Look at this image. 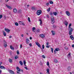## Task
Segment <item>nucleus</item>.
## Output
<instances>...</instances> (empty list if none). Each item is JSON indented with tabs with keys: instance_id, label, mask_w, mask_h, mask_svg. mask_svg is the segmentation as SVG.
<instances>
[{
	"instance_id": "f257e3e1",
	"label": "nucleus",
	"mask_w": 74,
	"mask_h": 74,
	"mask_svg": "<svg viewBox=\"0 0 74 74\" xmlns=\"http://www.w3.org/2000/svg\"><path fill=\"white\" fill-rule=\"evenodd\" d=\"M42 13V11H41V10H38L36 12V14L37 15H40Z\"/></svg>"
},
{
	"instance_id": "f03ea898",
	"label": "nucleus",
	"mask_w": 74,
	"mask_h": 74,
	"mask_svg": "<svg viewBox=\"0 0 74 74\" xmlns=\"http://www.w3.org/2000/svg\"><path fill=\"white\" fill-rule=\"evenodd\" d=\"M65 13H66L67 16H70V13L69 11H66Z\"/></svg>"
},
{
	"instance_id": "7ed1b4c3",
	"label": "nucleus",
	"mask_w": 74,
	"mask_h": 74,
	"mask_svg": "<svg viewBox=\"0 0 74 74\" xmlns=\"http://www.w3.org/2000/svg\"><path fill=\"white\" fill-rule=\"evenodd\" d=\"M36 44L39 47H41V45L39 44V43L37 42H36Z\"/></svg>"
},
{
	"instance_id": "20e7f679",
	"label": "nucleus",
	"mask_w": 74,
	"mask_h": 74,
	"mask_svg": "<svg viewBox=\"0 0 74 74\" xmlns=\"http://www.w3.org/2000/svg\"><path fill=\"white\" fill-rule=\"evenodd\" d=\"M68 30H69V32H72L73 31V29L71 28H69Z\"/></svg>"
},
{
	"instance_id": "39448f33",
	"label": "nucleus",
	"mask_w": 74,
	"mask_h": 74,
	"mask_svg": "<svg viewBox=\"0 0 74 74\" xmlns=\"http://www.w3.org/2000/svg\"><path fill=\"white\" fill-rule=\"evenodd\" d=\"M40 36L41 38H44L45 37V35L44 34H42L40 35Z\"/></svg>"
},
{
	"instance_id": "423d86ee",
	"label": "nucleus",
	"mask_w": 74,
	"mask_h": 74,
	"mask_svg": "<svg viewBox=\"0 0 74 74\" xmlns=\"http://www.w3.org/2000/svg\"><path fill=\"white\" fill-rule=\"evenodd\" d=\"M9 73H11V74H15V73H14V72L11 70H9Z\"/></svg>"
},
{
	"instance_id": "0eeeda50",
	"label": "nucleus",
	"mask_w": 74,
	"mask_h": 74,
	"mask_svg": "<svg viewBox=\"0 0 74 74\" xmlns=\"http://www.w3.org/2000/svg\"><path fill=\"white\" fill-rule=\"evenodd\" d=\"M5 30L6 32H10V30L8 29H7L6 28H5Z\"/></svg>"
},
{
	"instance_id": "6e6552de",
	"label": "nucleus",
	"mask_w": 74,
	"mask_h": 74,
	"mask_svg": "<svg viewBox=\"0 0 74 74\" xmlns=\"http://www.w3.org/2000/svg\"><path fill=\"white\" fill-rule=\"evenodd\" d=\"M0 68L1 69H3V70H5V68L4 66H1Z\"/></svg>"
},
{
	"instance_id": "1a4fd4ad",
	"label": "nucleus",
	"mask_w": 74,
	"mask_h": 74,
	"mask_svg": "<svg viewBox=\"0 0 74 74\" xmlns=\"http://www.w3.org/2000/svg\"><path fill=\"white\" fill-rule=\"evenodd\" d=\"M29 42H30L29 41V40L28 39H27L26 40V43L27 44H29Z\"/></svg>"
},
{
	"instance_id": "9d476101",
	"label": "nucleus",
	"mask_w": 74,
	"mask_h": 74,
	"mask_svg": "<svg viewBox=\"0 0 74 74\" xmlns=\"http://www.w3.org/2000/svg\"><path fill=\"white\" fill-rule=\"evenodd\" d=\"M13 12L14 13H16L17 12V10L16 8H14L13 9Z\"/></svg>"
},
{
	"instance_id": "9b49d317",
	"label": "nucleus",
	"mask_w": 74,
	"mask_h": 74,
	"mask_svg": "<svg viewBox=\"0 0 74 74\" xmlns=\"http://www.w3.org/2000/svg\"><path fill=\"white\" fill-rule=\"evenodd\" d=\"M6 6L8 8H9V9H12V8H11V6H8V5H6Z\"/></svg>"
},
{
	"instance_id": "f8f14e48",
	"label": "nucleus",
	"mask_w": 74,
	"mask_h": 74,
	"mask_svg": "<svg viewBox=\"0 0 74 74\" xmlns=\"http://www.w3.org/2000/svg\"><path fill=\"white\" fill-rule=\"evenodd\" d=\"M70 38H71V40H74V37H73V35L70 36Z\"/></svg>"
},
{
	"instance_id": "ddd939ff",
	"label": "nucleus",
	"mask_w": 74,
	"mask_h": 74,
	"mask_svg": "<svg viewBox=\"0 0 74 74\" xmlns=\"http://www.w3.org/2000/svg\"><path fill=\"white\" fill-rule=\"evenodd\" d=\"M3 44H7V42H6V41H5V40H3Z\"/></svg>"
},
{
	"instance_id": "4468645a",
	"label": "nucleus",
	"mask_w": 74,
	"mask_h": 74,
	"mask_svg": "<svg viewBox=\"0 0 74 74\" xmlns=\"http://www.w3.org/2000/svg\"><path fill=\"white\" fill-rule=\"evenodd\" d=\"M16 69H17V70L18 71H21V69H19V67L17 66L16 68Z\"/></svg>"
},
{
	"instance_id": "2eb2a0df",
	"label": "nucleus",
	"mask_w": 74,
	"mask_h": 74,
	"mask_svg": "<svg viewBox=\"0 0 74 74\" xmlns=\"http://www.w3.org/2000/svg\"><path fill=\"white\" fill-rule=\"evenodd\" d=\"M46 71H47V73H48V74H49V69H47L46 70Z\"/></svg>"
},
{
	"instance_id": "dca6fc26",
	"label": "nucleus",
	"mask_w": 74,
	"mask_h": 74,
	"mask_svg": "<svg viewBox=\"0 0 74 74\" xmlns=\"http://www.w3.org/2000/svg\"><path fill=\"white\" fill-rule=\"evenodd\" d=\"M40 21V25H42V21L41 19H39V21Z\"/></svg>"
},
{
	"instance_id": "f3484780",
	"label": "nucleus",
	"mask_w": 74,
	"mask_h": 74,
	"mask_svg": "<svg viewBox=\"0 0 74 74\" xmlns=\"http://www.w3.org/2000/svg\"><path fill=\"white\" fill-rule=\"evenodd\" d=\"M10 48L11 49H12V50H14V48L13 47H12V45H10Z\"/></svg>"
},
{
	"instance_id": "a211bd4d",
	"label": "nucleus",
	"mask_w": 74,
	"mask_h": 74,
	"mask_svg": "<svg viewBox=\"0 0 74 74\" xmlns=\"http://www.w3.org/2000/svg\"><path fill=\"white\" fill-rule=\"evenodd\" d=\"M51 21L52 23H54V22H55V20L54 19L51 20Z\"/></svg>"
},
{
	"instance_id": "6ab92c4d",
	"label": "nucleus",
	"mask_w": 74,
	"mask_h": 74,
	"mask_svg": "<svg viewBox=\"0 0 74 74\" xmlns=\"http://www.w3.org/2000/svg\"><path fill=\"white\" fill-rule=\"evenodd\" d=\"M53 14H54V15L56 16L57 15V12H53Z\"/></svg>"
},
{
	"instance_id": "aec40b11",
	"label": "nucleus",
	"mask_w": 74,
	"mask_h": 74,
	"mask_svg": "<svg viewBox=\"0 0 74 74\" xmlns=\"http://www.w3.org/2000/svg\"><path fill=\"white\" fill-rule=\"evenodd\" d=\"M3 35L5 37V36H6V33H5V32H4V31H3Z\"/></svg>"
},
{
	"instance_id": "412c9836",
	"label": "nucleus",
	"mask_w": 74,
	"mask_h": 74,
	"mask_svg": "<svg viewBox=\"0 0 74 74\" xmlns=\"http://www.w3.org/2000/svg\"><path fill=\"white\" fill-rule=\"evenodd\" d=\"M21 12H22V10H21V9H20V10L18 11V12L19 14H20V13H21Z\"/></svg>"
},
{
	"instance_id": "4be33fe9",
	"label": "nucleus",
	"mask_w": 74,
	"mask_h": 74,
	"mask_svg": "<svg viewBox=\"0 0 74 74\" xmlns=\"http://www.w3.org/2000/svg\"><path fill=\"white\" fill-rule=\"evenodd\" d=\"M71 68H70V67H68L67 68V70L68 71H70V70H71Z\"/></svg>"
},
{
	"instance_id": "5701e85b",
	"label": "nucleus",
	"mask_w": 74,
	"mask_h": 74,
	"mask_svg": "<svg viewBox=\"0 0 74 74\" xmlns=\"http://www.w3.org/2000/svg\"><path fill=\"white\" fill-rule=\"evenodd\" d=\"M7 43H5V44H3V46L5 48H6V47H7Z\"/></svg>"
},
{
	"instance_id": "b1692460",
	"label": "nucleus",
	"mask_w": 74,
	"mask_h": 74,
	"mask_svg": "<svg viewBox=\"0 0 74 74\" xmlns=\"http://www.w3.org/2000/svg\"><path fill=\"white\" fill-rule=\"evenodd\" d=\"M19 63H20V64H21V65L22 66H23V62H22V61H20L19 62Z\"/></svg>"
},
{
	"instance_id": "393cba45",
	"label": "nucleus",
	"mask_w": 74,
	"mask_h": 74,
	"mask_svg": "<svg viewBox=\"0 0 74 74\" xmlns=\"http://www.w3.org/2000/svg\"><path fill=\"white\" fill-rule=\"evenodd\" d=\"M55 50L56 51H59V49L58 48H57L55 49Z\"/></svg>"
},
{
	"instance_id": "a878e982",
	"label": "nucleus",
	"mask_w": 74,
	"mask_h": 74,
	"mask_svg": "<svg viewBox=\"0 0 74 74\" xmlns=\"http://www.w3.org/2000/svg\"><path fill=\"white\" fill-rule=\"evenodd\" d=\"M14 59H18V56H16Z\"/></svg>"
},
{
	"instance_id": "bb28decb",
	"label": "nucleus",
	"mask_w": 74,
	"mask_h": 74,
	"mask_svg": "<svg viewBox=\"0 0 74 74\" xmlns=\"http://www.w3.org/2000/svg\"><path fill=\"white\" fill-rule=\"evenodd\" d=\"M32 10H35L36 8L34 7H32Z\"/></svg>"
},
{
	"instance_id": "cd10ccee",
	"label": "nucleus",
	"mask_w": 74,
	"mask_h": 74,
	"mask_svg": "<svg viewBox=\"0 0 74 74\" xmlns=\"http://www.w3.org/2000/svg\"><path fill=\"white\" fill-rule=\"evenodd\" d=\"M23 22H22V21H18V23H19V24H20V25H22Z\"/></svg>"
},
{
	"instance_id": "c85d7f7f",
	"label": "nucleus",
	"mask_w": 74,
	"mask_h": 74,
	"mask_svg": "<svg viewBox=\"0 0 74 74\" xmlns=\"http://www.w3.org/2000/svg\"><path fill=\"white\" fill-rule=\"evenodd\" d=\"M50 10H51V8H49L47 9V11H48V12H49V11H50Z\"/></svg>"
},
{
	"instance_id": "c756f323",
	"label": "nucleus",
	"mask_w": 74,
	"mask_h": 74,
	"mask_svg": "<svg viewBox=\"0 0 74 74\" xmlns=\"http://www.w3.org/2000/svg\"><path fill=\"white\" fill-rule=\"evenodd\" d=\"M51 20H52V19H54V17H53V16H51Z\"/></svg>"
},
{
	"instance_id": "7c9ffc66",
	"label": "nucleus",
	"mask_w": 74,
	"mask_h": 74,
	"mask_svg": "<svg viewBox=\"0 0 74 74\" xmlns=\"http://www.w3.org/2000/svg\"><path fill=\"white\" fill-rule=\"evenodd\" d=\"M51 32L53 35H55V32H54V31H53Z\"/></svg>"
},
{
	"instance_id": "2f4dec72",
	"label": "nucleus",
	"mask_w": 74,
	"mask_h": 74,
	"mask_svg": "<svg viewBox=\"0 0 74 74\" xmlns=\"http://www.w3.org/2000/svg\"><path fill=\"white\" fill-rule=\"evenodd\" d=\"M49 2L51 4H53V1H49Z\"/></svg>"
},
{
	"instance_id": "473e14b6",
	"label": "nucleus",
	"mask_w": 74,
	"mask_h": 74,
	"mask_svg": "<svg viewBox=\"0 0 74 74\" xmlns=\"http://www.w3.org/2000/svg\"><path fill=\"white\" fill-rule=\"evenodd\" d=\"M71 56V54L70 53H69L68 55V58H70V57Z\"/></svg>"
},
{
	"instance_id": "72a5a7b5",
	"label": "nucleus",
	"mask_w": 74,
	"mask_h": 74,
	"mask_svg": "<svg viewBox=\"0 0 74 74\" xmlns=\"http://www.w3.org/2000/svg\"><path fill=\"white\" fill-rule=\"evenodd\" d=\"M9 61L10 63H12V60L11 59H9Z\"/></svg>"
},
{
	"instance_id": "f704fd0d",
	"label": "nucleus",
	"mask_w": 74,
	"mask_h": 74,
	"mask_svg": "<svg viewBox=\"0 0 74 74\" xmlns=\"http://www.w3.org/2000/svg\"><path fill=\"white\" fill-rule=\"evenodd\" d=\"M69 35H71V34H72V32H69Z\"/></svg>"
},
{
	"instance_id": "c9c22d12",
	"label": "nucleus",
	"mask_w": 74,
	"mask_h": 74,
	"mask_svg": "<svg viewBox=\"0 0 74 74\" xmlns=\"http://www.w3.org/2000/svg\"><path fill=\"white\" fill-rule=\"evenodd\" d=\"M37 31L38 33H40V30L39 29H38V30H37Z\"/></svg>"
},
{
	"instance_id": "e433bc0d",
	"label": "nucleus",
	"mask_w": 74,
	"mask_h": 74,
	"mask_svg": "<svg viewBox=\"0 0 74 74\" xmlns=\"http://www.w3.org/2000/svg\"><path fill=\"white\" fill-rule=\"evenodd\" d=\"M23 63L24 64H26V60H24Z\"/></svg>"
},
{
	"instance_id": "4c0bfd02",
	"label": "nucleus",
	"mask_w": 74,
	"mask_h": 74,
	"mask_svg": "<svg viewBox=\"0 0 74 74\" xmlns=\"http://www.w3.org/2000/svg\"><path fill=\"white\" fill-rule=\"evenodd\" d=\"M18 23L17 22H16L15 23V25H16V26H18Z\"/></svg>"
},
{
	"instance_id": "58836bf2",
	"label": "nucleus",
	"mask_w": 74,
	"mask_h": 74,
	"mask_svg": "<svg viewBox=\"0 0 74 74\" xmlns=\"http://www.w3.org/2000/svg\"><path fill=\"white\" fill-rule=\"evenodd\" d=\"M42 57L43 58H44V59H45V56L44 55L42 56Z\"/></svg>"
},
{
	"instance_id": "ea45409f",
	"label": "nucleus",
	"mask_w": 74,
	"mask_h": 74,
	"mask_svg": "<svg viewBox=\"0 0 74 74\" xmlns=\"http://www.w3.org/2000/svg\"><path fill=\"white\" fill-rule=\"evenodd\" d=\"M54 62L56 63H57V62H58V60H56V59H55Z\"/></svg>"
},
{
	"instance_id": "a19ab883",
	"label": "nucleus",
	"mask_w": 74,
	"mask_h": 74,
	"mask_svg": "<svg viewBox=\"0 0 74 74\" xmlns=\"http://www.w3.org/2000/svg\"><path fill=\"white\" fill-rule=\"evenodd\" d=\"M28 21H29V22H31L30 19L29 17H28Z\"/></svg>"
},
{
	"instance_id": "79ce46f5",
	"label": "nucleus",
	"mask_w": 74,
	"mask_h": 74,
	"mask_svg": "<svg viewBox=\"0 0 74 74\" xmlns=\"http://www.w3.org/2000/svg\"><path fill=\"white\" fill-rule=\"evenodd\" d=\"M53 13L52 12H51L50 13V15H53Z\"/></svg>"
},
{
	"instance_id": "37998d69",
	"label": "nucleus",
	"mask_w": 74,
	"mask_h": 74,
	"mask_svg": "<svg viewBox=\"0 0 74 74\" xmlns=\"http://www.w3.org/2000/svg\"><path fill=\"white\" fill-rule=\"evenodd\" d=\"M51 51L52 53H53V48H51Z\"/></svg>"
},
{
	"instance_id": "c03bdc74",
	"label": "nucleus",
	"mask_w": 74,
	"mask_h": 74,
	"mask_svg": "<svg viewBox=\"0 0 74 74\" xmlns=\"http://www.w3.org/2000/svg\"><path fill=\"white\" fill-rule=\"evenodd\" d=\"M68 24V23H67V22H66V23H65V25H66V26H67Z\"/></svg>"
},
{
	"instance_id": "a18cd8bd",
	"label": "nucleus",
	"mask_w": 74,
	"mask_h": 74,
	"mask_svg": "<svg viewBox=\"0 0 74 74\" xmlns=\"http://www.w3.org/2000/svg\"><path fill=\"white\" fill-rule=\"evenodd\" d=\"M3 17V15L2 14L0 15V19H1Z\"/></svg>"
},
{
	"instance_id": "49530a36",
	"label": "nucleus",
	"mask_w": 74,
	"mask_h": 74,
	"mask_svg": "<svg viewBox=\"0 0 74 74\" xmlns=\"http://www.w3.org/2000/svg\"><path fill=\"white\" fill-rule=\"evenodd\" d=\"M32 30H36V28H35V27H33L32 28Z\"/></svg>"
},
{
	"instance_id": "de8ad7c7",
	"label": "nucleus",
	"mask_w": 74,
	"mask_h": 74,
	"mask_svg": "<svg viewBox=\"0 0 74 74\" xmlns=\"http://www.w3.org/2000/svg\"><path fill=\"white\" fill-rule=\"evenodd\" d=\"M42 48L43 49H44L45 47H44V45H42Z\"/></svg>"
},
{
	"instance_id": "09e8293b",
	"label": "nucleus",
	"mask_w": 74,
	"mask_h": 74,
	"mask_svg": "<svg viewBox=\"0 0 74 74\" xmlns=\"http://www.w3.org/2000/svg\"><path fill=\"white\" fill-rule=\"evenodd\" d=\"M71 24H69V28H71V27H71Z\"/></svg>"
},
{
	"instance_id": "8fccbe9b",
	"label": "nucleus",
	"mask_w": 74,
	"mask_h": 74,
	"mask_svg": "<svg viewBox=\"0 0 74 74\" xmlns=\"http://www.w3.org/2000/svg\"><path fill=\"white\" fill-rule=\"evenodd\" d=\"M46 16L48 18H49V15H48V14H47Z\"/></svg>"
},
{
	"instance_id": "3c124183",
	"label": "nucleus",
	"mask_w": 74,
	"mask_h": 74,
	"mask_svg": "<svg viewBox=\"0 0 74 74\" xmlns=\"http://www.w3.org/2000/svg\"><path fill=\"white\" fill-rule=\"evenodd\" d=\"M39 64L40 65H42V63L40 61V63H39Z\"/></svg>"
},
{
	"instance_id": "603ef678",
	"label": "nucleus",
	"mask_w": 74,
	"mask_h": 74,
	"mask_svg": "<svg viewBox=\"0 0 74 74\" xmlns=\"http://www.w3.org/2000/svg\"><path fill=\"white\" fill-rule=\"evenodd\" d=\"M22 25H23V26H25V23H22V24H21Z\"/></svg>"
},
{
	"instance_id": "864d4df0",
	"label": "nucleus",
	"mask_w": 74,
	"mask_h": 74,
	"mask_svg": "<svg viewBox=\"0 0 74 74\" xmlns=\"http://www.w3.org/2000/svg\"><path fill=\"white\" fill-rule=\"evenodd\" d=\"M56 50H55L54 51V54H56Z\"/></svg>"
},
{
	"instance_id": "5fc2aeb1",
	"label": "nucleus",
	"mask_w": 74,
	"mask_h": 74,
	"mask_svg": "<svg viewBox=\"0 0 74 74\" xmlns=\"http://www.w3.org/2000/svg\"><path fill=\"white\" fill-rule=\"evenodd\" d=\"M47 66H49V62H47Z\"/></svg>"
},
{
	"instance_id": "6e6d98bb",
	"label": "nucleus",
	"mask_w": 74,
	"mask_h": 74,
	"mask_svg": "<svg viewBox=\"0 0 74 74\" xmlns=\"http://www.w3.org/2000/svg\"><path fill=\"white\" fill-rule=\"evenodd\" d=\"M20 48H22V45H20Z\"/></svg>"
},
{
	"instance_id": "4d7b16f0",
	"label": "nucleus",
	"mask_w": 74,
	"mask_h": 74,
	"mask_svg": "<svg viewBox=\"0 0 74 74\" xmlns=\"http://www.w3.org/2000/svg\"><path fill=\"white\" fill-rule=\"evenodd\" d=\"M49 46H48V45H47L46 46V48H49Z\"/></svg>"
},
{
	"instance_id": "13d9d810",
	"label": "nucleus",
	"mask_w": 74,
	"mask_h": 74,
	"mask_svg": "<svg viewBox=\"0 0 74 74\" xmlns=\"http://www.w3.org/2000/svg\"><path fill=\"white\" fill-rule=\"evenodd\" d=\"M30 47H32V45L31 43H29V44Z\"/></svg>"
},
{
	"instance_id": "bf43d9fd",
	"label": "nucleus",
	"mask_w": 74,
	"mask_h": 74,
	"mask_svg": "<svg viewBox=\"0 0 74 74\" xmlns=\"http://www.w3.org/2000/svg\"><path fill=\"white\" fill-rule=\"evenodd\" d=\"M24 68L25 69H26V70H28V69H27V67H24Z\"/></svg>"
},
{
	"instance_id": "052dcab7",
	"label": "nucleus",
	"mask_w": 74,
	"mask_h": 74,
	"mask_svg": "<svg viewBox=\"0 0 74 74\" xmlns=\"http://www.w3.org/2000/svg\"><path fill=\"white\" fill-rule=\"evenodd\" d=\"M46 45H49V42H46Z\"/></svg>"
},
{
	"instance_id": "680f3d73",
	"label": "nucleus",
	"mask_w": 74,
	"mask_h": 74,
	"mask_svg": "<svg viewBox=\"0 0 74 74\" xmlns=\"http://www.w3.org/2000/svg\"><path fill=\"white\" fill-rule=\"evenodd\" d=\"M49 3H47L46 4V5H47V6H48V5H49Z\"/></svg>"
},
{
	"instance_id": "e2e57ef3",
	"label": "nucleus",
	"mask_w": 74,
	"mask_h": 74,
	"mask_svg": "<svg viewBox=\"0 0 74 74\" xmlns=\"http://www.w3.org/2000/svg\"><path fill=\"white\" fill-rule=\"evenodd\" d=\"M17 55H19V52L18 51H17Z\"/></svg>"
},
{
	"instance_id": "0e129e2a",
	"label": "nucleus",
	"mask_w": 74,
	"mask_h": 74,
	"mask_svg": "<svg viewBox=\"0 0 74 74\" xmlns=\"http://www.w3.org/2000/svg\"><path fill=\"white\" fill-rule=\"evenodd\" d=\"M17 74H21V73H20L19 72H18V71H17Z\"/></svg>"
},
{
	"instance_id": "69168bd1",
	"label": "nucleus",
	"mask_w": 74,
	"mask_h": 74,
	"mask_svg": "<svg viewBox=\"0 0 74 74\" xmlns=\"http://www.w3.org/2000/svg\"><path fill=\"white\" fill-rule=\"evenodd\" d=\"M11 37H12V36H10L9 37V38H11Z\"/></svg>"
},
{
	"instance_id": "338daca9",
	"label": "nucleus",
	"mask_w": 74,
	"mask_h": 74,
	"mask_svg": "<svg viewBox=\"0 0 74 74\" xmlns=\"http://www.w3.org/2000/svg\"><path fill=\"white\" fill-rule=\"evenodd\" d=\"M72 47H73H73H74V45H73L72 46Z\"/></svg>"
},
{
	"instance_id": "774afa93",
	"label": "nucleus",
	"mask_w": 74,
	"mask_h": 74,
	"mask_svg": "<svg viewBox=\"0 0 74 74\" xmlns=\"http://www.w3.org/2000/svg\"><path fill=\"white\" fill-rule=\"evenodd\" d=\"M8 1H9V0H5L6 2H8Z\"/></svg>"
}]
</instances>
